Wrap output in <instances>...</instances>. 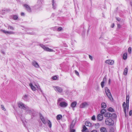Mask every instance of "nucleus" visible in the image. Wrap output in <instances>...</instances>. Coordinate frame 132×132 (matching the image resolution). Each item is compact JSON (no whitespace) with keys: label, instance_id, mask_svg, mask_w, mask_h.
I'll use <instances>...</instances> for the list:
<instances>
[{"label":"nucleus","instance_id":"obj_49","mask_svg":"<svg viewBox=\"0 0 132 132\" xmlns=\"http://www.w3.org/2000/svg\"><path fill=\"white\" fill-rule=\"evenodd\" d=\"M132 115V110H131L129 112V116H131Z\"/></svg>","mask_w":132,"mask_h":132},{"label":"nucleus","instance_id":"obj_32","mask_svg":"<svg viewBox=\"0 0 132 132\" xmlns=\"http://www.w3.org/2000/svg\"><path fill=\"white\" fill-rule=\"evenodd\" d=\"M114 128L112 127L110 129V132H114Z\"/></svg>","mask_w":132,"mask_h":132},{"label":"nucleus","instance_id":"obj_16","mask_svg":"<svg viewBox=\"0 0 132 132\" xmlns=\"http://www.w3.org/2000/svg\"><path fill=\"white\" fill-rule=\"evenodd\" d=\"M29 85L30 87L32 90L35 91L36 90V88L33 85L32 83H30L29 84Z\"/></svg>","mask_w":132,"mask_h":132},{"label":"nucleus","instance_id":"obj_9","mask_svg":"<svg viewBox=\"0 0 132 132\" xmlns=\"http://www.w3.org/2000/svg\"><path fill=\"white\" fill-rule=\"evenodd\" d=\"M23 6L25 7L27 11L29 12H31V9L30 6L28 5L25 4L23 5Z\"/></svg>","mask_w":132,"mask_h":132},{"label":"nucleus","instance_id":"obj_46","mask_svg":"<svg viewBox=\"0 0 132 132\" xmlns=\"http://www.w3.org/2000/svg\"><path fill=\"white\" fill-rule=\"evenodd\" d=\"M9 34H14V32L13 31H9Z\"/></svg>","mask_w":132,"mask_h":132},{"label":"nucleus","instance_id":"obj_13","mask_svg":"<svg viewBox=\"0 0 132 132\" xmlns=\"http://www.w3.org/2000/svg\"><path fill=\"white\" fill-rule=\"evenodd\" d=\"M105 62L110 65H112L114 64V61L111 60H107L105 61Z\"/></svg>","mask_w":132,"mask_h":132},{"label":"nucleus","instance_id":"obj_38","mask_svg":"<svg viewBox=\"0 0 132 132\" xmlns=\"http://www.w3.org/2000/svg\"><path fill=\"white\" fill-rule=\"evenodd\" d=\"M106 80V77L105 76L104 78H103V80L102 81H104V82H105Z\"/></svg>","mask_w":132,"mask_h":132},{"label":"nucleus","instance_id":"obj_58","mask_svg":"<svg viewBox=\"0 0 132 132\" xmlns=\"http://www.w3.org/2000/svg\"><path fill=\"white\" fill-rule=\"evenodd\" d=\"M1 53L4 54H5L4 52L3 51H1Z\"/></svg>","mask_w":132,"mask_h":132},{"label":"nucleus","instance_id":"obj_33","mask_svg":"<svg viewBox=\"0 0 132 132\" xmlns=\"http://www.w3.org/2000/svg\"><path fill=\"white\" fill-rule=\"evenodd\" d=\"M1 109L3 110L4 111H6V109L4 107V106L3 105H1Z\"/></svg>","mask_w":132,"mask_h":132},{"label":"nucleus","instance_id":"obj_59","mask_svg":"<svg viewBox=\"0 0 132 132\" xmlns=\"http://www.w3.org/2000/svg\"><path fill=\"white\" fill-rule=\"evenodd\" d=\"M57 116H62V115L61 114H58V115H57Z\"/></svg>","mask_w":132,"mask_h":132},{"label":"nucleus","instance_id":"obj_52","mask_svg":"<svg viewBox=\"0 0 132 132\" xmlns=\"http://www.w3.org/2000/svg\"><path fill=\"white\" fill-rule=\"evenodd\" d=\"M118 27L119 28H120L121 26V25L119 24H118L117 25Z\"/></svg>","mask_w":132,"mask_h":132},{"label":"nucleus","instance_id":"obj_40","mask_svg":"<svg viewBox=\"0 0 132 132\" xmlns=\"http://www.w3.org/2000/svg\"><path fill=\"white\" fill-rule=\"evenodd\" d=\"M35 86H36V87L37 88H38V90H39L42 93V91L40 88V87L39 86L38 87L37 85H36Z\"/></svg>","mask_w":132,"mask_h":132},{"label":"nucleus","instance_id":"obj_22","mask_svg":"<svg viewBox=\"0 0 132 132\" xmlns=\"http://www.w3.org/2000/svg\"><path fill=\"white\" fill-rule=\"evenodd\" d=\"M47 123L48 126L50 128H51L52 127V123L50 121L48 120L47 121Z\"/></svg>","mask_w":132,"mask_h":132},{"label":"nucleus","instance_id":"obj_48","mask_svg":"<svg viewBox=\"0 0 132 132\" xmlns=\"http://www.w3.org/2000/svg\"><path fill=\"white\" fill-rule=\"evenodd\" d=\"M75 130L74 129H70V132H75Z\"/></svg>","mask_w":132,"mask_h":132},{"label":"nucleus","instance_id":"obj_30","mask_svg":"<svg viewBox=\"0 0 132 132\" xmlns=\"http://www.w3.org/2000/svg\"><path fill=\"white\" fill-rule=\"evenodd\" d=\"M18 18V16L17 15H13V19L14 20H16Z\"/></svg>","mask_w":132,"mask_h":132},{"label":"nucleus","instance_id":"obj_25","mask_svg":"<svg viewBox=\"0 0 132 132\" xmlns=\"http://www.w3.org/2000/svg\"><path fill=\"white\" fill-rule=\"evenodd\" d=\"M128 72V69L127 68H125L124 69L123 73L124 75H127Z\"/></svg>","mask_w":132,"mask_h":132},{"label":"nucleus","instance_id":"obj_57","mask_svg":"<svg viewBox=\"0 0 132 132\" xmlns=\"http://www.w3.org/2000/svg\"><path fill=\"white\" fill-rule=\"evenodd\" d=\"M111 82V80L110 79H109V84H110Z\"/></svg>","mask_w":132,"mask_h":132},{"label":"nucleus","instance_id":"obj_28","mask_svg":"<svg viewBox=\"0 0 132 132\" xmlns=\"http://www.w3.org/2000/svg\"><path fill=\"white\" fill-rule=\"evenodd\" d=\"M8 29H11L12 30H14V28L13 27L10 25L8 26Z\"/></svg>","mask_w":132,"mask_h":132},{"label":"nucleus","instance_id":"obj_45","mask_svg":"<svg viewBox=\"0 0 132 132\" xmlns=\"http://www.w3.org/2000/svg\"><path fill=\"white\" fill-rule=\"evenodd\" d=\"M62 30V28L61 27H60L58 28V31H60Z\"/></svg>","mask_w":132,"mask_h":132},{"label":"nucleus","instance_id":"obj_41","mask_svg":"<svg viewBox=\"0 0 132 132\" xmlns=\"http://www.w3.org/2000/svg\"><path fill=\"white\" fill-rule=\"evenodd\" d=\"M62 117V116H57L56 118L57 120H60Z\"/></svg>","mask_w":132,"mask_h":132},{"label":"nucleus","instance_id":"obj_26","mask_svg":"<svg viewBox=\"0 0 132 132\" xmlns=\"http://www.w3.org/2000/svg\"><path fill=\"white\" fill-rule=\"evenodd\" d=\"M28 96L26 95L23 97V99L25 101H27L28 100Z\"/></svg>","mask_w":132,"mask_h":132},{"label":"nucleus","instance_id":"obj_43","mask_svg":"<svg viewBox=\"0 0 132 132\" xmlns=\"http://www.w3.org/2000/svg\"><path fill=\"white\" fill-rule=\"evenodd\" d=\"M95 126H96V128H97L99 127L100 126V125L98 123H97L95 124Z\"/></svg>","mask_w":132,"mask_h":132},{"label":"nucleus","instance_id":"obj_56","mask_svg":"<svg viewBox=\"0 0 132 132\" xmlns=\"http://www.w3.org/2000/svg\"><path fill=\"white\" fill-rule=\"evenodd\" d=\"M114 23H113L111 26V27L112 28H113L114 27Z\"/></svg>","mask_w":132,"mask_h":132},{"label":"nucleus","instance_id":"obj_4","mask_svg":"<svg viewBox=\"0 0 132 132\" xmlns=\"http://www.w3.org/2000/svg\"><path fill=\"white\" fill-rule=\"evenodd\" d=\"M105 90L106 94L108 97L111 100L112 99V98L110 90L107 87L105 88Z\"/></svg>","mask_w":132,"mask_h":132},{"label":"nucleus","instance_id":"obj_50","mask_svg":"<svg viewBox=\"0 0 132 132\" xmlns=\"http://www.w3.org/2000/svg\"><path fill=\"white\" fill-rule=\"evenodd\" d=\"M116 19L118 21H120V19L119 18H116Z\"/></svg>","mask_w":132,"mask_h":132},{"label":"nucleus","instance_id":"obj_39","mask_svg":"<svg viewBox=\"0 0 132 132\" xmlns=\"http://www.w3.org/2000/svg\"><path fill=\"white\" fill-rule=\"evenodd\" d=\"M105 82L104 81H102L101 83V85L102 88H103L104 87V84Z\"/></svg>","mask_w":132,"mask_h":132},{"label":"nucleus","instance_id":"obj_36","mask_svg":"<svg viewBox=\"0 0 132 132\" xmlns=\"http://www.w3.org/2000/svg\"><path fill=\"white\" fill-rule=\"evenodd\" d=\"M9 31H6L5 30H3V32L6 34H9Z\"/></svg>","mask_w":132,"mask_h":132},{"label":"nucleus","instance_id":"obj_1","mask_svg":"<svg viewBox=\"0 0 132 132\" xmlns=\"http://www.w3.org/2000/svg\"><path fill=\"white\" fill-rule=\"evenodd\" d=\"M126 104L125 102H124L122 104V106L124 113L125 114V116H127L128 113V112L127 111H126V110H128L129 109V96H126Z\"/></svg>","mask_w":132,"mask_h":132},{"label":"nucleus","instance_id":"obj_14","mask_svg":"<svg viewBox=\"0 0 132 132\" xmlns=\"http://www.w3.org/2000/svg\"><path fill=\"white\" fill-rule=\"evenodd\" d=\"M52 3L53 8L54 9H55L56 7V4L54 1V0H52Z\"/></svg>","mask_w":132,"mask_h":132},{"label":"nucleus","instance_id":"obj_27","mask_svg":"<svg viewBox=\"0 0 132 132\" xmlns=\"http://www.w3.org/2000/svg\"><path fill=\"white\" fill-rule=\"evenodd\" d=\"M116 116L117 115L115 114L114 113L113 114H111V113H107L105 114V116Z\"/></svg>","mask_w":132,"mask_h":132},{"label":"nucleus","instance_id":"obj_31","mask_svg":"<svg viewBox=\"0 0 132 132\" xmlns=\"http://www.w3.org/2000/svg\"><path fill=\"white\" fill-rule=\"evenodd\" d=\"M108 110L111 112H114V110L111 107L109 108L108 109Z\"/></svg>","mask_w":132,"mask_h":132},{"label":"nucleus","instance_id":"obj_2","mask_svg":"<svg viewBox=\"0 0 132 132\" xmlns=\"http://www.w3.org/2000/svg\"><path fill=\"white\" fill-rule=\"evenodd\" d=\"M64 101V99L62 98H59L57 100V104L61 107L65 108L68 106V104Z\"/></svg>","mask_w":132,"mask_h":132},{"label":"nucleus","instance_id":"obj_7","mask_svg":"<svg viewBox=\"0 0 132 132\" xmlns=\"http://www.w3.org/2000/svg\"><path fill=\"white\" fill-rule=\"evenodd\" d=\"M19 107L22 109H23L24 110L27 109H29V107L26 106L22 102H20L18 104Z\"/></svg>","mask_w":132,"mask_h":132},{"label":"nucleus","instance_id":"obj_53","mask_svg":"<svg viewBox=\"0 0 132 132\" xmlns=\"http://www.w3.org/2000/svg\"><path fill=\"white\" fill-rule=\"evenodd\" d=\"M21 16H24V14L23 12H21Z\"/></svg>","mask_w":132,"mask_h":132},{"label":"nucleus","instance_id":"obj_11","mask_svg":"<svg viewBox=\"0 0 132 132\" xmlns=\"http://www.w3.org/2000/svg\"><path fill=\"white\" fill-rule=\"evenodd\" d=\"M26 110V113H27V114H28L31 115L34 112V110H30L29 108L28 109Z\"/></svg>","mask_w":132,"mask_h":132},{"label":"nucleus","instance_id":"obj_17","mask_svg":"<svg viewBox=\"0 0 132 132\" xmlns=\"http://www.w3.org/2000/svg\"><path fill=\"white\" fill-rule=\"evenodd\" d=\"M75 124V122L73 121L71 123L70 126V129H73Z\"/></svg>","mask_w":132,"mask_h":132},{"label":"nucleus","instance_id":"obj_20","mask_svg":"<svg viewBox=\"0 0 132 132\" xmlns=\"http://www.w3.org/2000/svg\"><path fill=\"white\" fill-rule=\"evenodd\" d=\"M85 125L87 126L90 127L92 126V123L89 122L88 121H86L85 123Z\"/></svg>","mask_w":132,"mask_h":132},{"label":"nucleus","instance_id":"obj_44","mask_svg":"<svg viewBox=\"0 0 132 132\" xmlns=\"http://www.w3.org/2000/svg\"><path fill=\"white\" fill-rule=\"evenodd\" d=\"M92 119L93 120H95V116H92Z\"/></svg>","mask_w":132,"mask_h":132},{"label":"nucleus","instance_id":"obj_54","mask_svg":"<svg viewBox=\"0 0 132 132\" xmlns=\"http://www.w3.org/2000/svg\"><path fill=\"white\" fill-rule=\"evenodd\" d=\"M91 132H97V131L96 130H94L92 131Z\"/></svg>","mask_w":132,"mask_h":132},{"label":"nucleus","instance_id":"obj_18","mask_svg":"<svg viewBox=\"0 0 132 132\" xmlns=\"http://www.w3.org/2000/svg\"><path fill=\"white\" fill-rule=\"evenodd\" d=\"M106 111L104 109H102L101 110L100 112L101 114H99L98 116H102V115L104 114L106 112Z\"/></svg>","mask_w":132,"mask_h":132},{"label":"nucleus","instance_id":"obj_19","mask_svg":"<svg viewBox=\"0 0 132 132\" xmlns=\"http://www.w3.org/2000/svg\"><path fill=\"white\" fill-rule=\"evenodd\" d=\"M101 132H107V130L105 128L101 127L100 129Z\"/></svg>","mask_w":132,"mask_h":132},{"label":"nucleus","instance_id":"obj_23","mask_svg":"<svg viewBox=\"0 0 132 132\" xmlns=\"http://www.w3.org/2000/svg\"><path fill=\"white\" fill-rule=\"evenodd\" d=\"M127 54L126 53H125L123 56V59L124 60H126L127 59Z\"/></svg>","mask_w":132,"mask_h":132},{"label":"nucleus","instance_id":"obj_21","mask_svg":"<svg viewBox=\"0 0 132 132\" xmlns=\"http://www.w3.org/2000/svg\"><path fill=\"white\" fill-rule=\"evenodd\" d=\"M101 107L103 108H105L106 107V104L104 102H103L101 104Z\"/></svg>","mask_w":132,"mask_h":132},{"label":"nucleus","instance_id":"obj_15","mask_svg":"<svg viewBox=\"0 0 132 132\" xmlns=\"http://www.w3.org/2000/svg\"><path fill=\"white\" fill-rule=\"evenodd\" d=\"M77 104V103L76 101H74L72 103L71 105V106L72 108H74V107H75L76 105Z\"/></svg>","mask_w":132,"mask_h":132},{"label":"nucleus","instance_id":"obj_24","mask_svg":"<svg viewBox=\"0 0 132 132\" xmlns=\"http://www.w3.org/2000/svg\"><path fill=\"white\" fill-rule=\"evenodd\" d=\"M97 118L98 120L101 121L103 119V116H97Z\"/></svg>","mask_w":132,"mask_h":132},{"label":"nucleus","instance_id":"obj_35","mask_svg":"<svg viewBox=\"0 0 132 132\" xmlns=\"http://www.w3.org/2000/svg\"><path fill=\"white\" fill-rule=\"evenodd\" d=\"M128 51L129 53H130L131 51V47H129L128 48Z\"/></svg>","mask_w":132,"mask_h":132},{"label":"nucleus","instance_id":"obj_6","mask_svg":"<svg viewBox=\"0 0 132 132\" xmlns=\"http://www.w3.org/2000/svg\"><path fill=\"white\" fill-rule=\"evenodd\" d=\"M40 45L41 47L45 51L48 52H55V51L53 50L50 49L43 44H40Z\"/></svg>","mask_w":132,"mask_h":132},{"label":"nucleus","instance_id":"obj_10","mask_svg":"<svg viewBox=\"0 0 132 132\" xmlns=\"http://www.w3.org/2000/svg\"><path fill=\"white\" fill-rule=\"evenodd\" d=\"M40 119L42 122L44 124H46L48 120L46 118H45L43 116H40Z\"/></svg>","mask_w":132,"mask_h":132},{"label":"nucleus","instance_id":"obj_55","mask_svg":"<svg viewBox=\"0 0 132 132\" xmlns=\"http://www.w3.org/2000/svg\"><path fill=\"white\" fill-rule=\"evenodd\" d=\"M130 4L131 6H132V0H131L130 1Z\"/></svg>","mask_w":132,"mask_h":132},{"label":"nucleus","instance_id":"obj_42","mask_svg":"<svg viewBox=\"0 0 132 132\" xmlns=\"http://www.w3.org/2000/svg\"><path fill=\"white\" fill-rule=\"evenodd\" d=\"M8 10L7 9H6L5 10H3L2 11V13L3 14L5 13V12L7 11Z\"/></svg>","mask_w":132,"mask_h":132},{"label":"nucleus","instance_id":"obj_47","mask_svg":"<svg viewBox=\"0 0 132 132\" xmlns=\"http://www.w3.org/2000/svg\"><path fill=\"white\" fill-rule=\"evenodd\" d=\"M75 74L77 75H79V72L76 70L75 71Z\"/></svg>","mask_w":132,"mask_h":132},{"label":"nucleus","instance_id":"obj_34","mask_svg":"<svg viewBox=\"0 0 132 132\" xmlns=\"http://www.w3.org/2000/svg\"><path fill=\"white\" fill-rule=\"evenodd\" d=\"M87 129V128L85 126H84L83 127V129L82 130V132L84 131Z\"/></svg>","mask_w":132,"mask_h":132},{"label":"nucleus","instance_id":"obj_29","mask_svg":"<svg viewBox=\"0 0 132 132\" xmlns=\"http://www.w3.org/2000/svg\"><path fill=\"white\" fill-rule=\"evenodd\" d=\"M31 30V29H30L28 30L27 31V33L28 34H29L34 35L35 34V33L34 32H28V31H29V30Z\"/></svg>","mask_w":132,"mask_h":132},{"label":"nucleus","instance_id":"obj_51","mask_svg":"<svg viewBox=\"0 0 132 132\" xmlns=\"http://www.w3.org/2000/svg\"><path fill=\"white\" fill-rule=\"evenodd\" d=\"M89 57L90 59L91 60H92L93 58L92 56L90 55H89Z\"/></svg>","mask_w":132,"mask_h":132},{"label":"nucleus","instance_id":"obj_3","mask_svg":"<svg viewBox=\"0 0 132 132\" xmlns=\"http://www.w3.org/2000/svg\"><path fill=\"white\" fill-rule=\"evenodd\" d=\"M109 116L107 117V118L106 119L105 122L106 124L108 125H112L114 123L113 120L114 118H116L115 117L117 116Z\"/></svg>","mask_w":132,"mask_h":132},{"label":"nucleus","instance_id":"obj_37","mask_svg":"<svg viewBox=\"0 0 132 132\" xmlns=\"http://www.w3.org/2000/svg\"><path fill=\"white\" fill-rule=\"evenodd\" d=\"M57 78V77L56 76H55L52 77V79L54 80H56Z\"/></svg>","mask_w":132,"mask_h":132},{"label":"nucleus","instance_id":"obj_60","mask_svg":"<svg viewBox=\"0 0 132 132\" xmlns=\"http://www.w3.org/2000/svg\"><path fill=\"white\" fill-rule=\"evenodd\" d=\"M2 132L1 131V132Z\"/></svg>","mask_w":132,"mask_h":132},{"label":"nucleus","instance_id":"obj_8","mask_svg":"<svg viewBox=\"0 0 132 132\" xmlns=\"http://www.w3.org/2000/svg\"><path fill=\"white\" fill-rule=\"evenodd\" d=\"M89 105V104L86 102H84L80 104V108H85Z\"/></svg>","mask_w":132,"mask_h":132},{"label":"nucleus","instance_id":"obj_12","mask_svg":"<svg viewBox=\"0 0 132 132\" xmlns=\"http://www.w3.org/2000/svg\"><path fill=\"white\" fill-rule=\"evenodd\" d=\"M32 64L36 68H38L40 67L38 64L35 61H33L32 62Z\"/></svg>","mask_w":132,"mask_h":132},{"label":"nucleus","instance_id":"obj_5","mask_svg":"<svg viewBox=\"0 0 132 132\" xmlns=\"http://www.w3.org/2000/svg\"><path fill=\"white\" fill-rule=\"evenodd\" d=\"M54 90L57 92L61 93L63 92V90L62 88L58 86H53Z\"/></svg>","mask_w":132,"mask_h":132}]
</instances>
